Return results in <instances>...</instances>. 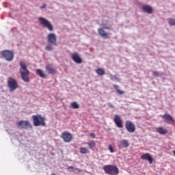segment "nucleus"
Wrapping results in <instances>:
<instances>
[{"mask_svg":"<svg viewBox=\"0 0 175 175\" xmlns=\"http://www.w3.org/2000/svg\"><path fill=\"white\" fill-rule=\"evenodd\" d=\"M21 66L19 72L21 77L25 83H29V70L27 68V64L23 62H19Z\"/></svg>","mask_w":175,"mask_h":175,"instance_id":"nucleus-1","label":"nucleus"},{"mask_svg":"<svg viewBox=\"0 0 175 175\" xmlns=\"http://www.w3.org/2000/svg\"><path fill=\"white\" fill-rule=\"evenodd\" d=\"M32 120L34 126H46V118L42 115H33Z\"/></svg>","mask_w":175,"mask_h":175,"instance_id":"nucleus-2","label":"nucleus"},{"mask_svg":"<svg viewBox=\"0 0 175 175\" xmlns=\"http://www.w3.org/2000/svg\"><path fill=\"white\" fill-rule=\"evenodd\" d=\"M103 170L106 174L117 175L120 173V170L117 165H107L103 167Z\"/></svg>","mask_w":175,"mask_h":175,"instance_id":"nucleus-3","label":"nucleus"},{"mask_svg":"<svg viewBox=\"0 0 175 175\" xmlns=\"http://www.w3.org/2000/svg\"><path fill=\"white\" fill-rule=\"evenodd\" d=\"M8 87L10 90V92H13L18 88V83L14 78L10 77L8 79Z\"/></svg>","mask_w":175,"mask_h":175,"instance_id":"nucleus-4","label":"nucleus"},{"mask_svg":"<svg viewBox=\"0 0 175 175\" xmlns=\"http://www.w3.org/2000/svg\"><path fill=\"white\" fill-rule=\"evenodd\" d=\"M0 54L3 58H5V61H13V58H14V53L12 51L4 50Z\"/></svg>","mask_w":175,"mask_h":175,"instance_id":"nucleus-5","label":"nucleus"},{"mask_svg":"<svg viewBox=\"0 0 175 175\" xmlns=\"http://www.w3.org/2000/svg\"><path fill=\"white\" fill-rule=\"evenodd\" d=\"M38 20L41 25H43L44 28H47V29H49V31H50L51 32H52V31H54V27H53V25L47 19L43 17H40Z\"/></svg>","mask_w":175,"mask_h":175,"instance_id":"nucleus-6","label":"nucleus"},{"mask_svg":"<svg viewBox=\"0 0 175 175\" xmlns=\"http://www.w3.org/2000/svg\"><path fill=\"white\" fill-rule=\"evenodd\" d=\"M18 128L21 129H32L33 126L28 120H21L16 122Z\"/></svg>","mask_w":175,"mask_h":175,"instance_id":"nucleus-7","label":"nucleus"},{"mask_svg":"<svg viewBox=\"0 0 175 175\" xmlns=\"http://www.w3.org/2000/svg\"><path fill=\"white\" fill-rule=\"evenodd\" d=\"M125 128L129 133H133L136 131V125L131 120L126 121Z\"/></svg>","mask_w":175,"mask_h":175,"instance_id":"nucleus-8","label":"nucleus"},{"mask_svg":"<svg viewBox=\"0 0 175 175\" xmlns=\"http://www.w3.org/2000/svg\"><path fill=\"white\" fill-rule=\"evenodd\" d=\"M61 137L65 143H70L73 139V135L68 131H64L62 133Z\"/></svg>","mask_w":175,"mask_h":175,"instance_id":"nucleus-9","label":"nucleus"},{"mask_svg":"<svg viewBox=\"0 0 175 175\" xmlns=\"http://www.w3.org/2000/svg\"><path fill=\"white\" fill-rule=\"evenodd\" d=\"M113 122L116 124L117 128L122 129L124 128V124L122 119L120 115H115L113 118Z\"/></svg>","mask_w":175,"mask_h":175,"instance_id":"nucleus-10","label":"nucleus"},{"mask_svg":"<svg viewBox=\"0 0 175 175\" xmlns=\"http://www.w3.org/2000/svg\"><path fill=\"white\" fill-rule=\"evenodd\" d=\"M47 40L49 43L53 46H57V36H55L54 33H49L47 36Z\"/></svg>","mask_w":175,"mask_h":175,"instance_id":"nucleus-11","label":"nucleus"},{"mask_svg":"<svg viewBox=\"0 0 175 175\" xmlns=\"http://www.w3.org/2000/svg\"><path fill=\"white\" fill-rule=\"evenodd\" d=\"M162 118L164 122H166L167 124H174V119H173V117L169 113H165L164 115H163Z\"/></svg>","mask_w":175,"mask_h":175,"instance_id":"nucleus-12","label":"nucleus"},{"mask_svg":"<svg viewBox=\"0 0 175 175\" xmlns=\"http://www.w3.org/2000/svg\"><path fill=\"white\" fill-rule=\"evenodd\" d=\"M45 70L48 75H55L57 73V70L53 67V64H46Z\"/></svg>","mask_w":175,"mask_h":175,"instance_id":"nucleus-13","label":"nucleus"},{"mask_svg":"<svg viewBox=\"0 0 175 175\" xmlns=\"http://www.w3.org/2000/svg\"><path fill=\"white\" fill-rule=\"evenodd\" d=\"M141 159H143L144 161H148L150 165H152V162H154V159L150 153L142 154L141 156Z\"/></svg>","mask_w":175,"mask_h":175,"instance_id":"nucleus-14","label":"nucleus"},{"mask_svg":"<svg viewBox=\"0 0 175 175\" xmlns=\"http://www.w3.org/2000/svg\"><path fill=\"white\" fill-rule=\"evenodd\" d=\"M71 58L76 64H81L83 62L80 55L76 52L71 55Z\"/></svg>","mask_w":175,"mask_h":175,"instance_id":"nucleus-15","label":"nucleus"},{"mask_svg":"<svg viewBox=\"0 0 175 175\" xmlns=\"http://www.w3.org/2000/svg\"><path fill=\"white\" fill-rule=\"evenodd\" d=\"M98 32L101 38H104L105 39H109L110 38V33L105 31L103 29H98Z\"/></svg>","mask_w":175,"mask_h":175,"instance_id":"nucleus-16","label":"nucleus"},{"mask_svg":"<svg viewBox=\"0 0 175 175\" xmlns=\"http://www.w3.org/2000/svg\"><path fill=\"white\" fill-rule=\"evenodd\" d=\"M85 144H87L89 149L92 150V151H94L95 150V147H96V142H95L94 140L90 141L89 142H83V145L85 146Z\"/></svg>","mask_w":175,"mask_h":175,"instance_id":"nucleus-17","label":"nucleus"},{"mask_svg":"<svg viewBox=\"0 0 175 175\" xmlns=\"http://www.w3.org/2000/svg\"><path fill=\"white\" fill-rule=\"evenodd\" d=\"M119 148H128L129 147V142L126 139H122L120 144L118 146Z\"/></svg>","mask_w":175,"mask_h":175,"instance_id":"nucleus-18","label":"nucleus"},{"mask_svg":"<svg viewBox=\"0 0 175 175\" xmlns=\"http://www.w3.org/2000/svg\"><path fill=\"white\" fill-rule=\"evenodd\" d=\"M157 132L160 135H166L167 133V129H165L164 127L160 126L157 129Z\"/></svg>","mask_w":175,"mask_h":175,"instance_id":"nucleus-19","label":"nucleus"},{"mask_svg":"<svg viewBox=\"0 0 175 175\" xmlns=\"http://www.w3.org/2000/svg\"><path fill=\"white\" fill-rule=\"evenodd\" d=\"M142 10L148 14H151V13H152V8H151L150 5H144L142 7Z\"/></svg>","mask_w":175,"mask_h":175,"instance_id":"nucleus-20","label":"nucleus"},{"mask_svg":"<svg viewBox=\"0 0 175 175\" xmlns=\"http://www.w3.org/2000/svg\"><path fill=\"white\" fill-rule=\"evenodd\" d=\"M36 72L37 75L40 76V77H42V79H46L47 77V75L43 72V70L37 69Z\"/></svg>","mask_w":175,"mask_h":175,"instance_id":"nucleus-21","label":"nucleus"},{"mask_svg":"<svg viewBox=\"0 0 175 175\" xmlns=\"http://www.w3.org/2000/svg\"><path fill=\"white\" fill-rule=\"evenodd\" d=\"M101 26L103 29H110V27H111V25H109V21H107L103 22Z\"/></svg>","mask_w":175,"mask_h":175,"instance_id":"nucleus-22","label":"nucleus"},{"mask_svg":"<svg viewBox=\"0 0 175 175\" xmlns=\"http://www.w3.org/2000/svg\"><path fill=\"white\" fill-rule=\"evenodd\" d=\"M96 73L98 75V76H104L105 74V69L103 68H99L96 70Z\"/></svg>","mask_w":175,"mask_h":175,"instance_id":"nucleus-23","label":"nucleus"},{"mask_svg":"<svg viewBox=\"0 0 175 175\" xmlns=\"http://www.w3.org/2000/svg\"><path fill=\"white\" fill-rule=\"evenodd\" d=\"M113 88L116 90V92L119 94V95H124V94H125V92L120 90V87L117 85H113Z\"/></svg>","mask_w":175,"mask_h":175,"instance_id":"nucleus-24","label":"nucleus"},{"mask_svg":"<svg viewBox=\"0 0 175 175\" xmlns=\"http://www.w3.org/2000/svg\"><path fill=\"white\" fill-rule=\"evenodd\" d=\"M79 152L81 154H89L90 153V150L85 147H81L79 148Z\"/></svg>","mask_w":175,"mask_h":175,"instance_id":"nucleus-25","label":"nucleus"},{"mask_svg":"<svg viewBox=\"0 0 175 175\" xmlns=\"http://www.w3.org/2000/svg\"><path fill=\"white\" fill-rule=\"evenodd\" d=\"M72 109H80V105L76 101H73L70 103Z\"/></svg>","mask_w":175,"mask_h":175,"instance_id":"nucleus-26","label":"nucleus"},{"mask_svg":"<svg viewBox=\"0 0 175 175\" xmlns=\"http://www.w3.org/2000/svg\"><path fill=\"white\" fill-rule=\"evenodd\" d=\"M168 23L170 25H175V19L174 18H168L167 19Z\"/></svg>","mask_w":175,"mask_h":175,"instance_id":"nucleus-27","label":"nucleus"},{"mask_svg":"<svg viewBox=\"0 0 175 175\" xmlns=\"http://www.w3.org/2000/svg\"><path fill=\"white\" fill-rule=\"evenodd\" d=\"M45 50H46V51H51V50H53V46L50 44H48L45 46Z\"/></svg>","mask_w":175,"mask_h":175,"instance_id":"nucleus-28","label":"nucleus"},{"mask_svg":"<svg viewBox=\"0 0 175 175\" xmlns=\"http://www.w3.org/2000/svg\"><path fill=\"white\" fill-rule=\"evenodd\" d=\"M152 76H154V77H158L161 76V74L158 71H153Z\"/></svg>","mask_w":175,"mask_h":175,"instance_id":"nucleus-29","label":"nucleus"},{"mask_svg":"<svg viewBox=\"0 0 175 175\" xmlns=\"http://www.w3.org/2000/svg\"><path fill=\"white\" fill-rule=\"evenodd\" d=\"M108 150H109L110 152L111 153L114 152V149L113 148V146H111V144L109 145Z\"/></svg>","mask_w":175,"mask_h":175,"instance_id":"nucleus-30","label":"nucleus"},{"mask_svg":"<svg viewBox=\"0 0 175 175\" xmlns=\"http://www.w3.org/2000/svg\"><path fill=\"white\" fill-rule=\"evenodd\" d=\"M110 77H111V80H118V78L117 77V75H111Z\"/></svg>","mask_w":175,"mask_h":175,"instance_id":"nucleus-31","label":"nucleus"},{"mask_svg":"<svg viewBox=\"0 0 175 175\" xmlns=\"http://www.w3.org/2000/svg\"><path fill=\"white\" fill-rule=\"evenodd\" d=\"M90 136L91 137H93V139H95V133H91L90 134Z\"/></svg>","mask_w":175,"mask_h":175,"instance_id":"nucleus-32","label":"nucleus"},{"mask_svg":"<svg viewBox=\"0 0 175 175\" xmlns=\"http://www.w3.org/2000/svg\"><path fill=\"white\" fill-rule=\"evenodd\" d=\"M68 170H70V169H75L73 166H69L68 168Z\"/></svg>","mask_w":175,"mask_h":175,"instance_id":"nucleus-33","label":"nucleus"},{"mask_svg":"<svg viewBox=\"0 0 175 175\" xmlns=\"http://www.w3.org/2000/svg\"><path fill=\"white\" fill-rule=\"evenodd\" d=\"M45 8H46V4H43V5L40 7V9H45Z\"/></svg>","mask_w":175,"mask_h":175,"instance_id":"nucleus-34","label":"nucleus"},{"mask_svg":"<svg viewBox=\"0 0 175 175\" xmlns=\"http://www.w3.org/2000/svg\"><path fill=\"white\" fill-rule=\"evenodd\" d=\"M75 170H77V172H79V173H80V172H81V170H80L79 168H75Z\"/></svg>","mask_w":175,"mask_h":175,"instance_id":"nucleus-35","label":"nucleus"},{"mask_svg":"<svg viewBox=\"0 0 175 175\" xmlns=\"http://www.w3.org/2000/svg\"><path fill=\"white\" fill-rule=\"evenodd\" d=\"M173 154L175 156V150L173 151Z\"/></svg>","mask_w":175,"mask_h":175,"instance_id":"nucleus-36","label":"nucleus"},{"mask_svg":"<svg viewBox=\"0 0 175 175\" xmlns=\"http://www.w3.org/2000/svg\"><path fill=\"white\" fill-rule=\"evenodd\" d=\"M109 106H110V107H113V105H109Z\"/></svg>","mask_w":175,"mask_h":175,"instance_id":"nucleus-37","label":"nucleus"}]
</instances>
